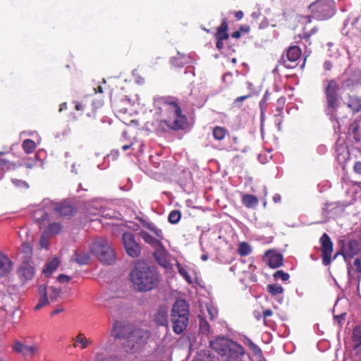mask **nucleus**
Instances as JSON below:
<instances>
[{
  "label": "nucleus",
  "instance_id": "obj_1",
  "mask_svg": "<svg viewBox=\"0 0 361 361\" xmlns=\"http://www.w3.org/2000/svg\"><path fill=\"white\" fill-rule=\"evenodd\" d=\"M158 103L160 104L159 109L161 116L157 121L158 128L164 132L183 129L187 118L183 114L177 99L170 97H161Z\"/></svg>",
  "mask_w": 361,
  "mask_h": 361
},
{
  "label": "nucleus",
  "instance_id": "obj_2",
  "mask_svg": "<svg viewBox=\"0 0 361 361\" xmlns=\"http://www.w3.org/2000/svg\"><path fill=\"white\" fill-rule=\"evenodd\" d=\"M129 279L133 288L140 292L150 291L158 287L160 276L154 267L147 266L145 262H138L131 270Z\"/></svg>",
  "mask_w": 361,
  "mask_h": 361
},
{
  "label": "nucleus",
  "instance_id": "obj_3",
  "mask_svg": "<svg viewBox=\"0 0 361 361\" xmlns=\"http://www.w3.org/2000/svg\"><path fill=\"white\" fill-rule=\"evenodd\" d=\"M74 109L77 111L85 114L89 125L95 130L100 129V123L105 122V117L102 116L104 101L102 99H91L84 97L80 101H73Z\"/></svg>",
  "mask_w": 361,
  "mask_h": 361
},
{
  "label": "nucleus",
  "instance_id": "obj_4",
  "mask_svg": "<svg viewBox=\"0 0 361 361\" xmlns=\"http://www.w3.org/2000/svg\"><path fill=\"white\" fill-rule=\"evenodd\" d=\"M312 14L305 17L307 23H310L312 18L318 20H324L332 17L335 12V3L331 0H317L309 6Z\"/></svg>",
  "mask_w": 361,
  "mask_h": 361
},
{
  "label": "nucleus",
  "instance_id": "obj_5",
  "mask_svg": "<svg viewBox=\"0 0 361 361\" xmlns=\"http://www.w3.org/2000/svg\"><path fill=\"white\" fill-rule=\"evenodd\" d=\"M91 252L98 259L106 264H111L116 261V255L111 244L105 238L96 239L91 246Z\"/></svg>",
  "mask_w": 361,
  "mask_h": 361
},
{
  "label": "nucleus",
  "instance_id": "obj_6",
  "mask_svg": "<svg viewBox=\"0 0 361 361\" xmlns=\"http://www.w3.org/2000/svg\"><path fill=\"white\" fill-rule=\"evenodd\" d=\"M324 87V94L326 99L328 109L336 111L338 107L340 95V85L335 79L326 80Z\"/></svg>",
  "mask_w": 361,
  "mask_h": 361
},
{
  "label": "nucleus",
  "instance_id": "obj_7",
  "mask_svg": "<svg viewBox=\"0 0 361 361\" xmlns=\"http://www.w3.org/2000/svg\"><path fill=\"white\" fill-rule=\"evenodd\" d=\"M232 341L221 336L217 337L216 339L209 342L210 347L215 350L221 357L227 356L226 361H230L232 352Z\"/></svg>",
  "mask_w": 361,
  "mask_h": 361
},
{
  "label": "nucleus",
  "instance_id": "obj_8",
  "mask_svg": "<svg viewBox=\"0 0 361 361\" xmlns=\"http://www.w3.org/2000/svg\"><path fill=\"white\" fill-rule=\"evenodd\" d=\"M149 335V331L147 330L135 329L126 337L128 345H131L132 348H139L147 342Z\"/></svg>",
  "mask_w": 361,
  "mask_h": 361
},
{
  "label": "nucleus",
  "instance_id": "obj_9",
  "mask_svg": "<svg viewBox=\"0 0 361 361\" xmlns=\"http://www.w3.org/2000/svg\"><path fill=\"white\" fill-rule=\"evenodd\" d=\"M301 56V49L298 46L290 47L286 54L281 56L280 63L287 68H293L296 66L295 62Z\"/></svg>",
  "mask_w": 361,
  "mask_h": 361
},
{
  "label": "nucleus",
  "instance_id": "obj_10",
  "mask_svg": "<svg viewBox=\"0 0 361 361\" xmlns=\"http://www.w3.org/2000/svg\"><path fill=\"white\" fill-rule=\"evenodd\" d=\"M122 241L127 254L131 257H137L140 256L141 249L140 245L135 241V235L131 232H126L123 234Z\"/></svg>",
  "mask_w": 361,
  "mask_h": 361
},
{
  "label": "nucleus",
  "instance_id": "obj_11",
  "mask_svg": "<svg viewBox=\"0 0 361 361\" xmlns=\"http://www.w3.org/2000/svg\"><path fill=\"white\" fill-rule=\"evenodd\" d=\"M321 245L322 264L328 266L331 264L334 243L327 233H324L319 238Z\"/></svg>",
  "mask_w": 361,
  "mask_h": 361
},
{
  "label": "nucleus",
  "instance_id": "obj_12",
  "mask_svg": "<svg viewBox=\"0 0 361 361\" xmlns=\"http://www.w3.org/2000/svg\"><path fill=\"white\" fill-rule=\"evenodd\" d=\"M17 274L22 283H25L27 281L32 279L34 277V267L31 266L27 262H23L18 269Z\"/></svg>",
  "mask_w": 361,
  "mask_h": 361
},
{
  "label": "nucleus",
  "instance_id": "obj_13",
  "mask_svg": "<svg viewBox=\"0 0 361 361\" xmlns=\"http://www.w3.org/2000/svg\"><path fill=\"white\" fill-rule=\"evenodd\" d=\"M264 260L267 262L269 267L272 269H276L283 264V257L281 254L269 250L264 253Z\"/></svg>",
  "mask_w": 361,
  "mask_h": 361
},
{
  "label": "nucleus",
  "instance_id": "obj_14",
  "mask_svg": "<svg viewBox=\"0 0 361 361\" xmlns=\"http://www.w3.org/2000/svg\"><path fill=\"white\" fill-rule=\"evenodd\" d=\"M177 316L189 317V305L185 300H177L172 307L171 317Z\"/></svg>",
  "mask_w": 361,
  "mask_h": 361
},
{
  "label": "nucleus",
  "instance_id": "obj_15",
  "mask_svg": "<svg viewBox=\"0 0 361 361\" xmlns=\"http://www.w3.org/2000/svg\"><path fill=\"white\" fill-rule=\"evenodd\" d=\"M53 209L61 216H71L76 212V208L66 202L56 204Z\"/></svg>",
  "mask_w": 361,
  "mask_h": 361
},
{
  "label": "nucleus",
  "instance_id": "obj_16",
  "mask_svg": "<svg viewBox=\"0 0 361 361\" xmlns=\"http://www.w3.org/2000/svg\"><path fill=\"white\" fill-rule=\"evenodd\" d=\"M13 262L9 257L0 252V278L4 277L8 275L13 270Z\"/></svg>",
  "mask_w": 361,
  "mask_h": 361
},
{
  "label": "nucleus",
  "instance_id": "obj_17",
  "mask_svg": "<svg viewBox=\"0 0 361 361\" xmlns=\"http://www.w3.org/2000/svg\"><path fill=\"white\" fill-rule=\"evenodd\" d=\"M188 318L180 316L171 317L172 328L175 334H180L186 329L188 325Z\"/></svg>",
  "mask_w": 361,
  "mask_h": 361
},
{
  "label": "nucleus",
  "instance_id": "obj_18",
  "mask_svg": "<svg viewBox=\"0 0 361 361\" xmlns=\"http://www.w3.org/2000/svg\"><path fill=\"white\" fill-rule=\"evenodd\" d=\"M360 244L357 240L352 239L350 240L345 248V253H342L344 257V259H346V257L352 258L357 254L360 252Z\"/></svg>",
  "mask_w": 361,
  "mask_h": 361
},
{
  "label": "nucleus",
  "instance_id": "obj_19",
  "mask_svg": "<svg viewBox=\"0 0 361 361\" xmlns=\"http://www.w3.org/2000/svg\"><path fill=\"white\" fill-rule=\"evenodd\" d=\"M154 322L159 326L168 328V312L164 307H160L154 315Z\"/></svg>",
  "mask_w": 361,
  "mask_h": 361
},
{
  "label": "nucleus",
  "instance_id": "obj_20",
  "mask_svg": "<svg viewBox=\"0 0 361 361\" xmlns=\"http://www.w3.org/2000/svg\"><path fill=\"white\" fill-rule=\"evenodd\" d=\"M38 292L40 295V298L39 299L38 303L34 308L35 311L40 310L42 307L49 304V300L47 295V286L44 284L39 285L38 287Z\"/></svg>",
  "mask_w": 361,
  "mask_h": 361
},
{
  "label": "nucleus",
  "instance_id": "obj_21",
  "mask_svg": "<svg viewBox=\"0 0 361 361\" xmlns=\"http://www.w3.org/2000/svg\"><path fill=\"white\" fill-rule=\"evenodd\" d=\"M228 23L227 20L224 18L221 25L217 27L215 37L216 39L226 40L229 37L228 35Z\"/></svg>",
  "mask_w": 361,
  "mask_h": 361
},
{
  "label": "nucleus",
  "instance_id": "obj_22",
  "mask_svg": "<svg viewBox=\"0 0 361 361\" xmlns=\"http://www.w3.org/2000/svg\"><path fill=\"white\" fill-rule=\"evenodd\" d=\"M242 203L246 208L254 209L258 205L259 200L258 198L253 195L243 194Z\"/></svg>",
  "mask_w": 361,
  "mask_h": 361
},
{
  "label": "nucleus",
  "instance_id": "obj_23",
  "mask_svg": "<svg viewBox=\"0 0 361 361\" xmlns=\"http://www.w3.org/2000/svg\"><path fill=\"white\" fill-rule=\"evenodd\" d=\"M127 328L120 322H116L112 329V335L117 338H126Z\"/></svg>",
  "mask_w": 361,
  "mask_h": 361
},
{
  "label": "nucleus",
  "instance_id": "obj_24",
  "mask_svg": "<svg viewBox=\"0 0 361 361\" xmlns=\"http://www.w3.org/2000/svg\"><path fill=\"white\" fill-rule=\"evenodd\" d=\"M33 218L35 219L37 222L40 224V227L42 225H45V223L49 221V215L47 212H45L43 209H36L33 212Z\"/></svg>",
  "mask_w": 361,
  "mask_h": 361
},
{
  "label": "nucleus",
  "instance_id": "obj_25",
  "mask_svg": "<svg viewBox=\"0 0 361 361\" xmlns=\"http://www.w3.org/2000/svg\"><path fill=\"white\" fill-rule=\"evenodd\" d=\"M348 106L355 113L361 111V99L358 96H349Z\"/></svg>",
  "mask_w": 361,
  "mask_h": 361
},
{
  "label": "nucleus",
  "instance_id": "obj_26",
  "mask_svg": "<svg viewBox=\"0 0 361 361\" xmlns=\"http://www.w3.org/2000/svg\"><path fill=\"white\" fill-rule=\"evenodd\" d=\"M59 265V261L57 258L53 259L46 264V267L43 270V273L46 277H49L51 274L58 268Z\"/></svg>",
  "mask_w": 361,
  "mask_h": 361
},
{
  "label": "nucleus",
  "instance_id": "obj_27",
  "mask_svg": "<svg viewBox=\"0 0 361 361\" xmlns=\"http://www.w3.org/2000/svg\"><path fill=\"white\" fill-rule=\"evenodd\" d=\"M166 252L165 250H157L154 254L157 263L161 267L168 269L169 267V263L166 259Z\"/></svg>",
  "mask_w": 361,
  "mask_h": 361
},
{
  "label": "nucleus",
  "instance_id": "obj_28",
  "mask_svg": "<svg viewBox=\"0 0 361 361\" xmlns=\"http://www.w3.org/2000/svg\"><path fill=\"white\" fill-rule=\"evenodd\" d=\"M228 133V130L221 126H215L212 130L214 138L219 141L224 140Z\"/></svg>",
  "mask_w": 361,
  "mask_h": 361
},
{
  "label": "nucleus",
  "instance_id": "obj_29",
  "mask_svg": "<svg viewBox=\"0 0 361 361\" xmlns=\"http://www.w3.org/2000/svg\"><path fill=\"white\" fill-rule=\"evenodd\" d=\"M244 343L250 348L255 356L259 357H263V353L261 348L254 343L251 339L246 338L244 341Z\"/></svg>",
  "mask_w": 361,
  "mask_h": 361
},
{
  "label": "nucleus",
  "instance_id": "obj_30",
  "mask_svg": "<svg viewBox=\"0 0 361 361\" xmlns=\"http://www.w3.org/2000/svg\"><path fill=\"white\" fill-rule=\"evenodd\" d=\"M353 348H357L361 345V329L358 326L354 328L352 334Z\"/></svg>",
  "mask_w": 361,
  "mask_h": 361
},
{
  "label": "nucleus",
  "instance_id": "obj_31",
  "mask_svg": "<svg viewBox=\"0 0 361 361\" xmlns=\"http://www.w3.org/2000/svg\"><path fill=\"white\" fill-rule=\"evenodd\" d=\"M139 235L143 239V240L151 245H157L160 244L159 240L153 238L149 233L146 231H140L139 233Z\"/></svg>",
  "mask_w": 361,
  "mask_h": 361
},
{
  "label": "nucleus",
  "instance_id": "obj_32",
  "mask_svg": "<svg viewBox=\"0 0 361 361\" xmlns=\"http://www.w3.org/2000/svg\"><path fill=\"white\" fill-rule=\"evenodd\" d=\"M35 141L31 139H26L23 142L22 147L27 154L32 153L36 149Z\"/></svg>",
  "mask_w": 361,
  "mask_h": 361
},
{
  "label": "nucleus",
  "instance_id": "obj_33",
  "mask_svg": "<svg viewBox=\"0 0 361 361\" xmlns=\"http://www.w3.org/2000/svg\"><path fill=\"white\" fill-rule=\"evenodd\" d=\"M252 252V247L247 242H242L239 244L238 248V253L240 256H247Z\"/></svg>",
  "mask_w": 361,
  "mask_h": 361
},
{
  "label": "nucleus",
  "instance_id": "obj_34",
  "mask_svg": "<svg viewBox=\"0 0 361 361\" xmlns=\"http://www.w3.org/2000/svg\"><path fill=\"white\" fill-rule=\"evenodd\" d=\"M75 341L76 343H80L81 349L86 348L89 345L92 344V341L90 339H87L83 334L80 333L75 338Z\"/></svg>",
  "mask_w": 361,
  "mask_h": 361
},
{
  "label": "nucleus",
  "instance_id": "obj_35",
  "mask_svg": "<svg viewBox=\"0 0 361 361\" xmlns=\"http://www.w3.org/2000/svg\"><path fill=\"white\" fill-rule=\"evenodd\" d=\"M199 326L200 330L202 334L208 335L211 333V326L207 322V321L203 317L199 318Z\"/></svg>",
  "mask_w": 361,
  "mask_h": 361
},
{
  "label": "nucleus",
  "instance_id": "obj_36",
  "mask_svg": "<svg viewBox=\"0 0 361 361\" xmlns=\"http://www.w3.org/2000/svg\"><path fill=\"white\" fill-rule=\"evenodd\" d=\"M75 261L79 264H87L90 261V256L86 253H75L74 255Z\"/></svg>",
  "mask_w": 361,
  "mask_h": 361
},
{
  "label": "nucleus",
  "instance_id": "obj_37",
  "mask_svg": "<svg viewBox=\"0 0 361 361\" xmlns=\"http://www.w3.org/2000/svg\"><path fill=\"white\" fill-rule=\"evenodd\" d=\"M267 292L269 293L273 296H275L278 294H281L283 292V287L275 283L268 285L267 287Z\"/></svg>",
  "mask_w": 361,
  "mask_h": 361
},
{
  "label": "nucleus",
  "instance_id": "obj_38",
  "mask_svg": "<svg viewBox=\"0 0 361 361\" xmlns=\"http://www.w3.org/2000/svg\"><path fill=\"white\" fill-rule=\"evenodd\" d=\"M181 218V212L179 210L171 211L168 216L169 221L172 224H176L179 222Z\"/></svg>",
  "mask_w": 361,
  "mask_h": 361
},
{
  "label": "nucleus",
  "instance_id": "obj_39",
  "mask_svg": "<svg viewBox=\"0 0 361 361\" xmlns=\"http://www.w3.org/2000/svg\"><path fill=\"white\" fill-rule=\"evenodd\" d=\"M176 267L178 268V273L182 276L188 283H192L191 277L188 274L187 270L182 267L180 262L176 261Z\"/></svg>",
  "mask_w": 361,
  "mask_h": 361
},
{
  "label": "nucleus",
  "instance_id": "obj_40",
  "mask_svg": "<svg viewBox=\"0 0 361 361\" xmlns=\"http://www.w3.org/2000/svg\"><path fill=\"white\" fill-rule=\"evenodd\" d=\"M273 315V311L270 309L265 310L262 312V317L264 326L271 327L273 325V322L268 318Z\"/></svg>",
  "mask_w": 361,
  "mask_h": 361
},
{
  "label": "nucleus",
  "instance_id": "obj_41",
  "mask_svg": "<svg viewBox=\"0 0 361 361\" xmlns=\"http://www.w3.org/2000/svg\"><path fill=\"white\" fill-rule=\"evenodd\" d=\"M351 271H353L354 274L356 273L358 275L361 274V259L360 258L357 257L354 259L351 269H348L349 273Z\"/></svg>",
  "mask_w": 361,
  "mask_h": 361
},
{
  "label": "nucleus",
  "instance_id": "obj_42",
  "mask_svg": "<svg viewBox=\"0 0 361 361\" xmlns=\"http://www.w3.org/2000/svg\"><path fill=\"white\" fill-rule=\"evenodd\" d=\"M231 347H232L231 356L234 354L240 355V356L244 355L245 350L242 345L232 341Z\"/></svg>",
  "mask_w": 361,
  "mask_h": 361
},
{
  "label": "nucleus",
  "instance_id": "obj_43",
  "mask_svg": "<svg viewBox=\"0 0 361 361\" xmlns=\"http://www.w3.org/2000/svg\"><path fill=\"white\" fill-rule=\"evenodd\" d=\"M61 231V225L59 223H52L48 226V231L51 234H58Z\"/></svg>",
  "mask_w": 361,
  "mask_h": 361
},
{
  "label": "nucleus",
  "instance_id": "obj_44",
  "mask_svg": "<svg viewBox=\"0 0 361 361\" xmlns=\"http://www.w3.org/2000/svg\"><path fill=\"white\" fill-rule=\"evenodd\" d=\"M186 61L183 56L173 57L171 59V63L174 67L181 68L185 64Z\"/></svg>",
  "mask_w": 361,
  "mask_h": 361
},
{
  "label": "nucleus",
  "instance_id": "obj_45",
  "mask_svg": "<svg viewBox=\"0 0 361 361\" xmlns=\"http://www.w3.org/2000/svg\"><path fill=\"white\" fill-rule=\"evenodd\" d=\"M273 276L276 280L281 279L283 281H288L290 278L289 274L284 272L283 270L276 271Z\"/></svg>",
  "mask_w": 361,
  "mask_h": 361
},
{
  "label": "nucleus",
  "instance_id": "obj_46",
  "mask_svg": "<svg viewBox=\"0 0 361 361\" xmlns=\"http://www.w3.org/2000/svg\"><path fill=\"white\" fill-rule=\"evenodd\" d=\"M61 293V290L60 288H56L54 287L50 288V300L52 302H55L59 298Z\"/></svg>",
  "mask_w": 361,
  "mask_h": 361
},
{
  "label": "nucleus",
  "instance_id": "obj_47",
  "mask_svg": "<svg viewBox=\"0 0 361 361\" xmlns=\"http://www.w3.org/2000/svg\"><path fill=\"white\" fill-rule=\"evenodd\" d=\"M25 345L18 341H16L12 346L13 350L18 353H25Z\"/></svg>",
  "mask_w": 361,
  "mask_h": 361
},
{
  "label": "nucleus",
  "instance_id": "obj_48",
  "mask_svg": "<svg viewBox=\"0 0 361 361\" xmlns=\"http://www.w3.org/2000/svg\"><path fill=\"white\" fill-rule=\"evenodd\" d=\"M318 29L316 27H312L310 31L307 30V27L304 28V31L302 32V38L308 40L310 37L315 34L317 32Z\"/></svg>",
  "mask_w": 361,
  "mask_h": 361
},
{
  "label": "nucleus",
  "instance_id": "obj_49",
  "mask_svg": "<svg viewBox=\"0 0 361 361\" xmlns=\"http://www.w3.org/2000/svg\"><path fill=\"white\" fill-rule=\"evenodd\" d=\"M23 165L25 166L27 169H31L35 165L37 164V161L35 159H32L31 158L25 157L23 159Z\"/></svg>",
  "mask_w": 361,
  "mask_h": 361
},
{
  "label": "nucleus",
  "instance_id": "obj_50",
  "mask_svg": "<svg viewBox=\"0 0 361 361\" xmlns=\"http://www.w3.org/2000/svg\"><path fill=\"white\" fill-rule=\"evenodd\" d=\"M269 95H270V94H269L267 92H266L264 95L263 96V98L262 99V100L259 102V106H260V109H261L262 114L264 113V109H265V108L267 106V100L269 99Z\"/></svg>",
  "mask_w": 361,
  "mask_h": 361
},
{
  "label": "nucleus",
  "instance_id": "obj_51",
  "mask_svg": "<svg viewBox=\"0 0 361 361\" xmlns=\"http://www.w3.org/2000/svg\"><path fill=\"white\" fill-rule=\"evenodd\" d=\"M352 27L361 33V16L356 18L352 23Z\"/></svg>",
  "mask_w": 361,
  "mask_h": 361
},
{
  "label": "nucleus",
  "instance_id": "obj_52",
  "mask_svg": "<svg viewBox=\"0 0 361 361\" xmlns=\"http://www.w3.org/2000/svg\"><path fill=\"white\" fill-rule=\"evenodd\" d=\"M111 103H112V106L114 107V109L118 111V112H121V113H126L127 111V109L126 108H122L120 105V104L116 102V101H112L111 100Z\"/></svg>",
  "mask_w": 361,
  "mask_h": 361
},
{
  "label": "nucleus",
  "instance_id": "obj_53",
  "mask_svg": "<svg viewBox=\"0 0 361 361\" xmlns=\"http://www.w3.org/2000/svg\"><path fill=\"white\" fill-rule=\"evenodd\" d=\"M148 228L154 233V234L161 240L164 238L163 233L161 229H159L158 228L153 226H149Z\"/></svg>",
  "mask_w": 361,
  "mask_h": 361
},
{
  "label": "nucleus",
  "instance_id": "obj_54",
  "mask_svg": "<svg viewBox=\"0 0 361 361\" xmlns=\"http://www.w3.org/2000/svg\"><path fill=\"white\" fill-rule=\"evenodd\" d=\"M285 103V98L281 97L277 101V107L276 111L279 112L280 115L283 112V104Z\"/></svg>",
  "mask_w": 361,
  "mask_h": 361
},
{
  "label": "nucleus",
  "instance_id": "obj_55",
  "mask_svg": "<svg viewBox=\"0 0 361 361\" xmlns=\"http://www.w3.org/2000/svg\"><path fill=\"white\" fill-rule=\"evenodd\" d=\"M12 182L17 187H21V188H23V187L27 188L28 187L27 183L25 181L21 180L13 179Z\"/></svg>",
  "mask_w": 361,
  "mask_h": 361
},
{
  "label": "nucleus",
  "instance_id": "obj_56",
  "mask_svg": "<svg viewBox=\"0 0 361 361\" xmlns=\"http://www.w3.org/2000/svg\"><path fill=\"white\" fill-rule=\"evenodd\" d=\"M250 97H251V94H247V95L238 97L236 99H235L234 104L239 106L240 105L238 104L240 102L245 101V99L250 98Z\"/></svg>",
  "mask_w": 361,
  "mask_h": 361
},
{
  "label": "nucleus",
  "instance_id": "obj_57",
  "mask_svg": "<svg viewBox=\"0 0 361 361\" xmlns=\"http://www.w3.org/2000/svg\"><path fill=\"white\" fill-rule=\"evenodd\" d=\"M353 171L357 174L361 175V161H356L353 166Z\"/></svg>",
  "mask_w": 361,
  "mask_h": 361
},
{
  "label": "nucleus",
  "instance_id": "obj_58",
  "mask_svg": "<svg viewBox=\"0 0 361 361\" xmlns=\"http://www.w3.org/2000/svg\"><path fill=\"white\" fill-rule=\"evenodd\" d=\"M22 249H23V251L24 252H25L27 255H31L32 249H31V247L28 244L23 243L22 245Z\"/></svg>",
  "mask_w": 361,
  "mask_h": 361
},
{
  "label": "nucleus",
  "instance_id": "obj_59",
  "mask_svg": "<svg viewBox=\"0 0 361 361\" xmlns=\"http://www.w3.org/2000/svg\"><path fill=\"white\" fill-rule=\"evenodd\" d=\"M70 280H71V277L67 275H65V274H60L58 276V281L60 283L68 282Z\"/></svg>",
  "mask_w": 361,
  "mask_h": 361
},
{
  "label": "nucleus",
  "instance_id": "obj_60",
  "mask_svg": "<svg viewBox=\"0 0 361 361\" xmlns=\"http://www.w3.org/2000/svg\"><path fill=\"white\" fill-rule=\"evenodd\" d=\"M333 63L331 61H326L324 63L323 67L326 71H330L333 68Z\"/></svg>",
  "mask_w": 361,
  "mask_h": 361
},
{
  "label": "nucleus",
  "instance_id": "obj_61",
  "mask_svg": "<svg viewBox=\"0 0 361 361\" xmlns=\"http://www.w3.org/2000/svg\"><path fill=\"white\" fill-rule=\"evenodd\" d=\"M35 349L36 348L34 346L25 345V353H23V355H26V354L32 355L34 353Z\"/></svg>",
  "mask_w": 361,
  "mask_h": 361
},
{
  "label": "nucleus",
  "instance_id": "obj_62",
  "mask_svg": "<svg viewBox=\"0 0 361 361\" xmlns=\"http://www.w3.org/2000/svg\"><path fill=\"white\" fill-rule=\"evenodd\" d=\"M354 85V81L351 79H347L343 82V86L344 87H350Z\"/></svg>",
  "mask_w": 361,
  "mask_h": 361
},
{
  "label": "nucleus",
  "instance_id": "obj_63",
  "mask_svg": "<svg viewBox=\"0 0 361 361\" xmlns=\"http://www.w3.org/2000/svg\"><path fill=\"white\" fill-rule=\"evenodd\" d=\"M253 314H254L255 318L257 321H259L262 319H263L262 314H261V312L259 311H254Z\"/></svg>",
  "mask_w": 361,
  "mask_h": 361
},
{
  "label": "nucleus",
  "instance_id": "obj_64",
  "mask_svg": "<svg viewBox=\"0 0 361 361\" xmlns=\"http://www.w3.org/2000/svg\"><path fill=\"white\" fill-rule=\"evenodd\" d=\"M223 41L224 40L216 39V47L219 50H221L224 48V44Z\"/></svg>",
  "mask_w": 361,
  "mask_h": 361
}]
</instances>
